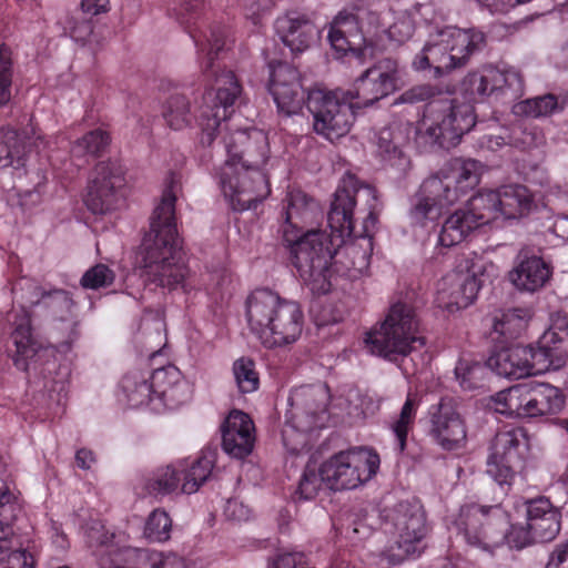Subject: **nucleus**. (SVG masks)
I'll use <instances>...</instances> for the list:
<instances>
[{
	"label": "nucleus",
	"instance_id": "obj_56",
	"mask_svg": "<svg viewBox=\"0 0 568 568\" xmlns=\"http://www.w3.org/2000/svg\"><path fill=\"white\" fill-rule=\"evenodd\" d=\"M49 534L51 544L57 548V550L65 551L69 548V539L58 523L53 521L51 524Z\"/></svg>",
	"mask_w": 568,
	"mask_h": 568
},
{
	"label": "nucleus",
	"instance_id": "obj_13",
	"mask_svg": "<svg viewBox=\"0 0 568 568\" xmlns=\"http://www.w3.org/2000/svg\"><path fill=\"white\" fill-rule=\"evenodd\" d=\"M484 42V33L477 29L448 26L428 36L412 65L417 71L432 69L435 75H440L465 65Z\"/></svg>",
	"mask_w": 568,
	"mask_h": 568
},
{
	"label": "nucleus",
	"instance_id": "obj_8",
	"mask_svg": "<svg viewBox=\"0 0 568 568\" xmlns=\"http://www.w3.org/2000/svg\"><path fill=\"white\" fill-rule=\"evenodd\" d=\"M507 523L508 516L500 506L469 503L463 505L458 514L452 517L448 529L460 536L468 547L490 555L504 541L516 549L538 542L527 523L511 525L505 534L504 527Z\"/></svg>",
	"mask_w": 568,
	"mask_h": 568
},
{
	"label": "nucleus",
	"instance_id": "obj_30",
	"mask_svg": "<svg viewBox=\"0 0 568 568\" xmlns=\"http://www.w3.org/2000/svg\"><path fill=\"white\" fill-rule=\"evenodd\" d=\"M118 398L128 407L155 414L153 372H130L125 374L119 385Z\"/></svg>",
	"mask_w": 568,
	"mask_h": 568
},
{
	"label": "nucleus",
	"instance_id": "obj_7",
	"mask_svg": "<svg viewBox=\"0 0 568 568\" xmlns=\"http://www.w3.org/2000/svg\"><path fill=\"white\" fill-rule=\"evenodd\" d=\"M568 362V320L552 318L550 327L534 345H513L491 354L487 365L499 376L524 378L550 369H559Z\"/></svg>",
	"mask_w": 568,
	"mask_h": 568
},
{
	"label": "nucleus",
	"instance_id": "obj_43",
	"mask_svg": "<svg viewBox=\"0 0 568 568\" xmlns=\"http://www.w3.org/2000/svg\"><path fill=\"white\" fill-rule=\"evenodd\" d=\"M465 276L468 280H475L478 291L487 281H493L499 275L498 266L493 263L486 255L470 252L464 261Z\"/></svg>",
	"mask_w": 568,
	"mask_h": 568
},
{
	"label": "nucleus",
	"instance_id": "obj_58",
	"mask_svg": "<svg viewBox=\"0 0 568 568\" xmlns=\"http://www.w3.org/2000/svg\"><path fill=\"white\" fill-rule=\"evenodd\" d=\"M14 531L10 524L0 520V557L13 547Z\"/></svg>",
	"mask_w": 568,
	"mask_h": 568
},
{
	"label": "nucleus",
	"instance_id": "obj_23",
	"mask_svg": "<svg viewBox=\"0 0 568 568\" xmlns=\"http://www.w3.org/2000/svg\"><path fill=\"white\" fill-rule=\"evenodd\" d=\"M429 436L444 450L465 448L467 427L464 418L452 399L443 398L428 409Z\"/></svg>",
	"mask_w": 568,
	"mask_h": 568
},
{
	"label": "nucleus",
	"instance_id": "obj_60",
	"mask_svg": "<svg viewBox=\"0 0 568 568\" xmlns=\"http://www.w3.org/2000/svg\"><path fill=\"white\" fill-rule=\"evenodd\" d=\"M18 287L20 290L27 288L30 291V296L27 298V304L36 305L40 303L41 298L44 296V293L41 288L32 281L22 280L18 283Z\"/></svg>",
	"mask_w": 568,
	"mask_h": 568
},
{
	"label": "nucleus",
	"instance_id": "obj_24",
	"mask_svg": "<svg viewBox=\"0 0 568 568\" xmlns=\"http://www.w3.org/2000/svg\"><path fill=\"white\" fill-rule=\"evenodd\" d=\"M270 72L268 91L278 112L286 116L298 114L307 104L298 71L287 63L277 62L270 65Z\"/></svg>",
	"mask_w": 568,
	"mask_h": 568
},
{
	"label": "nucleus",
	"instance_id": "obj_10",
	"mask_svg": "<svg viewBox=\"0 0 568 568\" xmlns=\"http://www.w3.org/2000/svg\"><path fill=\"white\" fill-rule=\"evenodd\" d=\"M414 32V22L407 12L394 14L392 11L381 13L369 11L365 24L358 26L357 19L341 12L331 23L328 40L332 48L342 54L352 53L365 57L368 48L378 47V41L386 36L389 40L404 42Z\"/></svg>",
	"mask_w": 568,
	"mask_h": 568
},
{
	"label": "nucleus",
	"instance_id": "obj_12",
	"mask_svg": "<svg viewBox=\"0 0 568 568\" xmlns=\"http://www.w3.org/2000/svg\"><path fill=\"white\" fill-rule=\"evenodd\" d=\"M415 308L406 302L390 305L385 318L373 326L364 337L368 353L396 361L425 346Z\"/></svg>",
	"mask_w": 568,
	"mask_h": 568
},
{
	"label": "nucleus",
	"instance_id": "obj_53",
	"mask_svg": "<svg viewBox=\"0 0 568 568\" xmlns=\"http://www.w3.org/2000/svg\"><path fill=\"white\" fill-rule=\"evenodd\" d=\"M0 568H33V557L22 549H10L0 557Z\"/></svg>",
	"mask_w": 568,
	"mask_h": 568
},
{
	"label": "nucleus",
	"instance_id": "obj_1",
	"mask_svg": "<svg viewBox=\"0 0 568 568\" xmlns=\"http://www.w3.org/2000/svg\"><path fill=\"white\" fill-rule=\"evenodd\" d=\"M356 184L347 176L336 190L327 216L329 233L304 231L320 215V206L301 190L287 193L283 241L313 294H327L339 280L356 282L368 275L378 199L374 187Z\"/></svg>",
	"mask_w": 568,
	"mask_h": 568
},
{
	"label": "nucleus",
	"instance_id": "obj_29",
	"mask_svg": "<svg viewBox=\"0 0 568 568\" xmlns=\"http://www.w3.org/2000/svg\"><path fill=\"white\" fill-rule=\"evenodd\" d=\"M275 31L294 53L307 50L320 37L317 27L304 14L288 12L275 21Z\"/></svg>",
	"mask_w": 568,
	"mask_h": 568
},
{
	"label": "nucleus",
	"instance_id": "obj_35",
	"mask_svg": "<svg viewBox=\"0 0 568 568\" xmlns=\"http://www.w3.org/2000/svg\"><path fill=\"white\" fill-rule=\"evenodd\" d=\"M465 206L456 210L444 222L438 235V245L453 247L460 244L475 229L478 227Z\"/></svg>",
	"mask_w": 568,
	"mask_h": 568
},
{
	"label": "nucleus",
	"instance_id": "obj_34",
	"mask_svg": "<svg viewBox=\"0 0 568 568\" xmlns=\"http://www.w3.org/2000/svg\"><path fill=\"white\" fill-rule=\"evenodd\" d=\"M124 562L139 568H194L191 561L173 551L124 547Z\"/></svg>",
	"mask_w": 568,
	"mask_h": 568
},
{
	"label": "nucleus",
	"instance_id": "obj_2",
	"mask_svg": "<svg viewBox=\"0 0 568 568\" xmlns=\"http://www.w3.org/2000/svg\"><path fill=\"white\" fill-rule=\"evenodd\" d=\"M505 88L518 91L521 78L513 69L500 70L485 65L469 72L460 82L458 93L465 100L459 103L448 94L435 95L428 87H417L406 91L400 100L416 102L430 99L424 108L416 129V141L422 148L439 145L449 149L459 143L462 136L476 123L473 103L503 91Z\"/></svg>",
	"mask_w": 568,
	"mask_h": 568
},
{
	"label": "nucleus",
	"instance_id": "obj_9",
	"mask_svg": "<svg viewBox=\"0 0 568 568\" xmlns=\"http://www.w3.org/2000/svg\"><path fill=\"white\" fill-rule=\"evenodd\" d=\"M245 317L250 332L268 349L295 344L304 327L300 304L270 290H256L248 295Z\"/></svg>",
	"mask_w": 568,
	"mask_h": 568
},
{
	"label": "nucleus",
	"instance_id": "obj_31",
	"mask_svg": "<svg viewBox=\"0 0 568 568\" xmlns=\"http://www.w3.org/2000/svg\"><path fill=\"white\" fill-rule=\"evenodd\" d=\"M566 404L562 392L550 384H525L524 418L559 414Z\"/></svg>",
	"mask_w": 568,
	"mask_h": 568
},
{
	"label": "nucleus",
	"instance_id": "obj_6",
	"mask_svg": "<svg viewBox=\"0 0 568 568\" xmlns=\"http://www.w3.org/2000/svg\"><path fill=\"white\" fill-rule=\"evenodd\" d=\"M485 165L473 159H453L427 178L412 200L408 223L415 234H428L444 211L457 203L480 182Z\"/></svg>",
	"mask_w": 568,
	"mask_h": 568
},
{
	"label": "nucleus",
	"instance_id": "obj_36",
	"mask_svg": "<svg viewBox=\"0 0 568 568\" xmlns=\"http://www.w3.org/2000/svg\"><path fill=\"white\" fill-rule=\"evenodd\" d=\"M420 120L417 122L419 124ZM418 125L414 129L409 123L406 124H393L387 128H383L376 135V144L381 155H387L393 158L398 154L402 160V150L400 146L409 141V134L416 132ZM414 142L417 148L420 150L427 151L434 148H440L439 145H434L429 148H422L417 144L416 134H414Z\"/></svg>",
	"mask_w": 568,
	"mask_h": 568
},
{
	"label": "nucleus",
	"instance_id": "obj_15",
	"mask_svg": "<svg viewBox=\"0 0 568 568\" xmlns=\"http://www.w3.org/2000/svg\"><path fill=\"white\" fill-rule=\"evenodd\" d=\"M213 467L214 458L211 455L179 458L152 469L139 481L135 489L141 496L191 495L209 479Z\"/></svg>",
	"mask_w": 568,
	"mask_h": 568
},
{
	"label": "nucleus",
	"instance_id": "obj_11",
	"mask_svg": "<svg viewBox=\"0 0 568 568\" xmlns=\"http://www.w3.org/2000/svg\"><path fill=\"white\" fill-rule=\"evenodd\" d=\"M68 336L59 347L40 346L31 334L30 315L22 306V314L14 321L11 338L16 346L13 361L19 369L27 371L31 364L43 366L45 377L57 385L59 392L64 390L71 372V357L69 353L72 344L79 337L78 323L73 320L67 323Z\"/></svg>",
	"mask_w": 568,
	"mask_h": 568
},
{
	"label": "nucleus",
	"instance_id": "obj_49",
	"mask_svg": "<svg viewBox=\"0 0 568 568\" xmlns=\"http://www.w3.org/2000/svg\"><path fill=\"white\" fill-rule=\"evenodd\" d=\"M13 73V52L9 47L2 44L0 45V106L7 105L12 98Z\"/></svg>",
	"mask_w": 568,
	"mask_h": 568
},
{
	"label": "nucleus",
	"instance_id": "obj_64",
	"mask_svg": "<svg viewBox=\"0 0 568 568\" xmlns=\"http://www.w3.org/2000/svg\"><path fill=\"white\" fill-rule=\"evenodd\" d=\"M485 146L490 151H498L501 148L506 146V141L501 136H485L484 141Z\"/></svg>",
	"mask_w": 568,
	"mask_h": 568
},
{
	"label": "nucleus",
	"instance_id": "obj_63",
	"mask_svg": "<svg viewBox=\"0 0 568 568\" xmlns=\"http://www.w3.org/2000/svg\"><path fill=\"white\" fill-rule=\"evenodd\" d=\"M523 139L520 140V144L525 148H531V146H536L540 143H542L544 141V136L540 132L538 131H527V129H525V131L523 132Z\"/></svg>",
	"mask_w": 568,
	"mask_h": 568
},
{
	"label": "nucleus",
	"instance_id": "obj_39",
	"mask_svg": "<svg viewBox=\"0 0 568 568\" xmlns=\"http://www.w3.org/2000/svg\"><path fill=\"white\" fill-rule=\"evenodd\" d=\"M454 375L463 390H474L483 386L486 367L469 356H463L455 366Z\"/></svg>",
	"mask_w": 568,
	"mask_h": 568
},
{
	"label": "nucleus",
	"instance_id": "obj_44",
	"mask_svg": "<svg viewBox=\"0 0 568 568\" xmlns=\"http://www.w3.org/2000/svg\"><path fill=\"white\" fill-rule=\"evenodd\" d=\"M172 519L170 515L162 508L152 510L145 519L142 535L153 544H163L171 538Z\"/></svg>",
	"mask_w": 568,
	"mask_h": 568
},
{
	"label": "nucleus",
	"instance_id": "obj_40",
	"mask_svg": "<svg viewBox=\"0 0 568 568\" xmlns=\"http://www.w3.org/2000/svg\"><path fill=\"white\" fill-rule=\"evenodd\" d=\"M26 154L18 133L13 130L0 131V169L13 168L19 171L26 164Z\"/></svg>",
	"mask_w": 568,
	"mask_h": 568
},
{
	"label": "nucleus",
	"instance_id": "obj_42",
	"mask_svg": "<svg viewBox=\"0 0 568 568\" xmlns=\"http://www.w3.org/2000/svg\"><path fill=\"white\" fill-rule=\"evenodd\" d=\"M191 37L193 38L195 45L197 47V52L200 59H205L201 61V65L205 71H209L213 68L214 57L223 49L224 42V32L221 29H212L210 30V34L191 32Z\"/></svg>",
	"mask_w": 568,
	"mask_h": 568
},
{
	"label": "nucleus",
	"instance_id": "obj_19",
	"mask_svg": "<svg viewBox=\"0 0 568 568\" xmlns=\"http://www.w3.org/2000/svg\"><path fill=\"white\" fill-rule=\"evenodd\" d=\"M528 448V436L524 428L510 425L500 428L487 459L489 477L501 488L510 487L516 474L523 469Z\"/></svg>",
	"mask_w": 568,
	"mask_h": 568
},
{
	"label": "nucleus",
	"instance_id": "obj_48",
	"mask_svg": "<svg viewBox=\"0 0 568 568\" xmlns=\"http://www.w3.org/2000/svg\"><path fill=\"white\" fill-rule=\"evenodd\" d=\"M232 372L235 384L241 393H253L258 388L260 378L252 359L247 357L236 359L233 363Z\"/></svg>",
	"mask_w": 568,
	"mask_h": 568
},
{
	"label": "nucleus",
	"instance_id": "obj_61",
	"mask_svg": "<svg viewBox=\"0 0 568 568\" xmlns=\"http://www.w3.org/2000/svg\"><path fill=\"white\" fill-rule=\"evenodd\" d=\"M49 297L52 306H60L68 312H71L74 305L69 293L64 291H54L49 295Z\"/></svg>",
	"mask_w": 568,
	"mask_h": 568
},
{
	"label": "nucleus",
	"instance_id": "obj_51",
	"mask_svg": "<svg viewBox=\"0 0 568 568\" xmlns=\"http://www.w3.org/2000/svg\"><path fill=\"white\" fill-rule=\"evenodd\" d=\"M324 480L321 476V466L318 468L313 464H308L300 479L296 494L300 499H312L321 488Z\"/></svg>",
	"mask_w": 568,
	"mask_h": 568
},
{
	"label": "nucleus",
	"instance_id": "obj_33",
	"mask_svg": "<svg viewBox=\"0 0 568 568\" xmlns=\"http://www.w3.org/2000/svg\"><path fill=\"white\" fill-rule=\"evenodd\" d=\"M84 538L88 546L101 555L105 554L114 557L116 561L124 562V547L128 545V537L124 534H114L105 529V526L93 520L84 528Z\"/></svg>",
	"mask_w": 568,
	"mask_h": 568
},
{
	"label": "nucleus",
	"instance_id": "obj_37",
	"mask_svg": "<svg viewBox=\"0 0 568 568\" xmlns=\"http://www.w3.org/2000/svg\"><path fill=\"white\" fill-rule=\"evenodd\" d=\"M524 392L525 384L515 385L496 393L487 405L498 414L524 418Z\"/></svg>",
	"mask_w": 568,
	"mask_h": 568
},
{
	"label": "nucleus",
	"instance_id": "obj_55",
	"mask_svg": "<svg viewBox=\"0 0 568 568\" xmlns=\"http://www.w3.org/2000/svg\"><path fill=\"white\" fill-rule=\"evenodd\" d=\"M546 568H568V541L556 547Z\"/></svg>",
	"mask_w": 568,
	"mask_h": 568
},
{
	"label": "nucleus",
	"instance_id": "obj_17",
	"mask_svg": "<svg viewBox=\"0 0 568 568\" xmlns=\"http://www.w3.org/2000/svg\"><path fill=\"white\" fill-rule=\"evenodd\" d=\"M381 466L379 455L371 447L341 450L321 464L324 484L333 490L356 489L372 480Z\"/></svg>",
	"mask_w": 568,
	"mask_h": 568
},
{
	"label": "nucleus",
	"instance_id": "obj_3",
	"mask_svg": "<svg viewBox=\"0 0 568 568\" xmlns=\"http://www.w3.org/2000/svg\"><path fill=\"white\" fill-rule=\"evenodd\" d=\"M181 176L170 172L160 203L155 206L150 231L144 235L140 250V277L145 286L172 292L181 288L189 293L194 288L191 273L182 252L175 221V202Z\"/></svg>",
	"mask_w": 568,
	"mask_h": 568
},
{
	"label": "nucleus",
	"instance_id": "obj_59",
	"mask_svg": "<svg viewBox=\"0 0 568 568\" xmlns=\"http://www.w3.org/2000/svg\"><path fill=\"white\" fill-rule=\"evenodd\" d=\"M81 9L89 16H98L109 10V0H81Z\"/></svg>",
	"mask_w": 568,
	"mask_h": 568
},
{
	"label": "nucleus",
	"instance_id": "obj_38",
	"mask_svg": "<svg viewBox=\"0 0 568 568\" xmlns=\"http://www.w3.org/2000/svg\"><path fill=\"white\" fill-rule=\"evenodd\" d=\"M532 312L530 308H510L496 317L494 331L506 338H515L524 333L531 321Z\"/></svg>",
	"mask_w": 568,
	"mask_h": 568
},
{
	"label": "nucleus",
	"instance_id": "obj_45",
	"mask_svg": "<svg viewBox=\"0 0 568 568\" xmlns=\"http://www.w3.org/2000/svg\"><path fill=\"white\" fill-rule=\"evenodd\" d=\"M562 109L564 103H560L555 95L546 94L517 103L514 106V112L526 116L541 118L551 115Z\"/></svg>",
	"mask_w": 568,
	"mask_h": 568
},
{
	"label": "nucleus",
	"instance_id": "obj_28",
	"mask_svg": "<svg viewBox=\"0 0 568 568\" xmlns=\"http://www.w3.org/2000/svg\"><path fill=\"white\" fill-rule=\"evenodd\" d=\"M222 448L234 458L250 455L255 444V426L252 418L242 410H231L221 427Z\"/></svg>",
	"mask_w": 568,
	"mask_h": 568
},
{
	"label": "nucleus",
	"instance_id": "obj_21",
	"mask_svg": "<svg viewBox=\"0 0 568 568\" xmlns=\"http://www.w3.org/2000/svg\"><path fill=\"white\" fill-rule=\"evenodd\" d=\"M404 85V72L398 62L390 58L376 61L354 82L353 94L364 108L398 91Z\"/></svg>",
	"mask_w": 568,
	"mask_h": 568
},
{
	"label": "nucleus",
	"instance_id": "obj_62",
	"mask_svg": "<svg viewBox=\"0 0 568 568\" xmlns=\"http://www.w3.org/2000/svg\"><path fill=\"white\" fill-rule=\"evenodd\" d=\"M75 463L82 469H90L95 463V457L91 450L82 448L75 454Z\"/></svg>",
	"mask_w": 568,
	"mask_h": 568
},
{
	"label": "nucleus",
	"instance_id": "obj_57",
	"mask_svg": "<svg viewBox=\"0 0 568 568\" xmlns=\"http://www.w3.org/2000/svg\"><path fill=\"white\" fill-rule=\"evenodd\" d=\"M43 200L42 190L40 186L34 187L33 190L24 191L20 195V205L24 210H31L38 206Z\"/></svg>",
	"mask_w": 568,
	"mask_h": 568
},
{
	"label": "nucleus",
	"instance_id": "obj_22",
	"mask_svg": "<svg viewBox=\"0 0 568 568\" xmlns=\"http://www.w3.org/2000/svg\"><path fill=\"white\" fill-rule=\"evenodd\" d=\"M124 174L115 162L95 165L88 184L84 203L93 214H106L115 210L123 199Z\"/></svg>",
	"mask_w": 568,
	"mask_h": 568
},
{
	"label": "nucleus",
	"instance_id": "obj_25",
	"mask_svg": "<svg viewBox=\"0 0 568 568\" xmlns=\"http://www.w3.org/2000/svg\"><path fill=\"white\" fill-rule=\"evenodd\" d=\"M152 372L155 414L178 410L192 400L193 387L176 366L166 365Z\"/></svg>",
	"mask_w": 568,
	"mask_h": 568
},
{
	"label": "nucleus",
	"instance_id": "obj_5",
	"mask_svg": "<svg viewBox=\"0 0 568 568\" xmlns=\"http://www.w3.org/2000/svg\"><path fill=\"white\" fill-rule=\"evenodd\" d=\"M224 130L229 131L225 125ZM250 140L265 142V134L256 129L237 130L226 132L223 136L225 162L215 172L221 193L231 209L244 212L256 207L271 194L267 173L265 172L268 160L262 153L261 160H254L252 152L243 151L237 144H244Z\"/></svg>",
	"mask_w": 568,
	"mask_h": 568
},
{
	"label": "nucleus",
	"instance_id": "obj_27",
	"mask_svg": "<svg viewBox=\"0 0 568 568\" xmlns=\"http://www.w3.org/2000/svg\"><path fill=\"white\" fill-rule=\"evenodd\" d=\"M554 267L550 262L535 254H519L508 273L511 285L521 293L534 294L551 281Z\"/></svg>",
	"mask_w": 568,
	"mask_h": 568
},
{
	"label": "nucleus",
	"instance_id": "obj_41",
	"mask_svg": "<svg viewBox=\"0 0 568 568\" xmlns=\"http://www.w3.org/2000/svg\"><path fill=\"white\" fill-rule=\"evenodd\" d=\"M420 405L419 396L416 393H408L397 419L390 425L392 432L397 439V447L403 452L406 446V438L413 428L417 409Z\"/></svg>",
	"mask_w": 568,
	"mask_h": 568
},
{
	"label": "nucleus",
	"instance_id": "obj_16",
	"mask_svg": "<svg viewBox=\"0 0 568 568\" xmlns=\"http://www.w3.org/2000/svg\"><path fill=\"white\" fill-rule=\"evenodd\" d=\"M362 108L351 90L326 92L316 89L307 93V109L314 118V131L332 142L351 131L355 110Z\"/></svg>",
	"mask_w": 568,
	"mask_h": 568
},
{
	"label": "nucleus",
	"instance_id": "obj_54",
	"mask_svg": "<svg viewBox=\"0 0 568 568\" xmlns=\"http://www.w3.org/2000/svg\"><path fill=\"white\" fill-rule=\"evenodd\" d=\"M224 515L227 519L234 521H246L251 518L252 511L248 506L239 499H229L224 507Z\"/></svg>",
	"mask_w": 568,
	"mask_h": 568
},
{
	"label": "nucleus",
	"instance_id": "obj_18",
	"mask_svg": "<svg viewBox=\"0 0 568 568\" xmlns=\"http://www.w3.org/2000/svg\"><path fill=\"white\" fill-rule=\"evenodd\" d=\"M535 206L526 186L505 185L497 190L480 191L471 196L465 209L478 226L497 221L519 219Z\"/></svg>",
	"mask_w": 568,
	"mask_h": 568
},
{
	"label": "nucleus",
	"instance_id": "obj_4",
	"mask_svg": "<svg viewBox=\"0 0 568 568\" xmlns=\"http://www.w3.org/2000/svg\"><path fill=\"white\" fill-rule=\"evenodd\" d=\"M290 404L282 437L292 454L302 453L306 448L308 433L324 427L329 418L356 424L374 416L381 407L379 399L363 395L354 387H347L332 398L323 384L296 388L290 396Z\"/></svg>",
	"mask_w": 568,
	"mask_h": 568
},
{
	"label": "nucleus",
	"instance_id": "obj_26",
	"mask_svg": "<svg viewBox=\"0 0 568 568\" xmlns=\"http://www.w3.org/2000/svg\"><path fill=\"white\" fill-rule=\"evenodd\" d=\"M477 294L475 280H468L463 271H452L437 281L434 303L448 313H455L471 305Z\"/></svg>",
	"mask_w": 568,
	"mask_h": 568
},
{
	"label": "nucleus",
	"instance_id": "obj_32",
	"mask_svg": "<svg viewBox=\"0 0 568 568\" xmlns=\"http://www.w3.org/2000/svg\"><path fill=\"white\" fill-rule=\"evenodd\" d=\"M526 515V523L538 542L551 541L559 534L561 515L548 498L527 501Z\"/></svg>",
	"mask_w": 568,
	"mask_h": 568
},
{
	"label": "nucleus",
	"instance_id": "obj_14",
	"mask_svg": "<svg viewBox=\"0 0 568 568\" xmlns=\"http://www.w3.org/2000/svg\"><path fill=\"white\" fill-rule=\"evenodd\" d=\"M429 531L426 514L418 500L402 501L383 516L377 538L389 536L392 545L381 550L389 564H398L409 556H418Z\"/></svg>",
	"mask_w": 568,
	"mask_h": 568
},
{
	"label": "nucleus",
	"instance_id": "obj_47",
	"mask_svg": "<svg viewBox=\"0 0 568 568\" xmlns=\"http://www.w3.org/2000/svg\"><path fill=\"white\" fill-rule=\"evenodd\" d=\"M163 118L173 130H182L189 126L192 121V114L186 98L183 95L171 97L166 101Z\"/></svg>",
	"mask_w": 568,
	"mask_h": 568
},
{
	"label": "nucleus",
	"instance_id": "obj_50",
	"mask_svg": "<svg viewBox=\"0 0 568 568\" xmlns=\"http://www.w3.org/2000/svg\"><path fill=\"white\" fill-rule=\"evenodd\" d=\"M379 531L373 532L372 526L368 523V518L355 516L348 520V525L343 529L342 534L352 544H358L371 537L377 542L383 541L384 538L378 539L376 536Z\"/></svg>",
	"mask_w": 568,
	"mask_h": 568
},
{
	"label": "nucleus",
	"instance_id": "obj_20",
	"mask_svg": "<svg viewBox=\"0 0 568 568\" xmlns=\"http://www.w3.org/2000/svg\"><path fill=\"white\" fill-rule=\"evenodd\" d=\"M241 93V87L233 72L217 74L214 87L206 90L202 104L194 116L201 128L200 141L203 145H211L215 131L221 129V121L231 115V109Z\"/></svg>",
	"mask_w": 568,
	"mask_h": 568
},
{
	"label": "nucleus",
	"instance_id": "obj_52",
	"mask_svg": "<svg viewBox=\"0 0 568 568\" xmlns=\"http://www.w3.org/2000/svg\"><path fill=\"white\" fill-rule=\"evenodd\" d=\"M114 281V273L104 264L89 268L81 278L84 288L98 290L108 286Z\"/></svg>",
	"mask_w": 568,
	"mask_h": 568
},
{
	"label": "nucleus",
	"instance_id": "obj_46",
	"mask_svg": "<svg viewBox=\"0 0 568 568\" xmlns=\"http://www.w3.org/2000/svg\"><path fill=\"white\" fill-rule=\"evenodd\" d=\"M109 143V134L101 129H97L77 140L71 148V153L74 158L98 156L106 149Z\"/></svg>",
	"mask_w": 568,
	"mask_h": 568
}]
</instances>
